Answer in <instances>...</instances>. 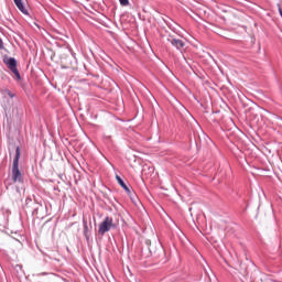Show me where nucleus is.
I'll list each match as a JSON object with an SVG mask.
<instances>
[{
  "label": "nucleus",
  "mask_w": 282,
  "mask_h": 282,
  "mask_svg": "<svg viewBox=\"0 0 282 282\" xmlns=\"http://www.w3.org/2000/svg\"><path fill=\"white\" fill-rule=\"evenodd\" d=\"M19 160H21V148L17 147L12 164V180L15 184L17 182H23V174H21V170H19Z\"/></svg>",
  "instance_id": "f257e3e1"
},
{
  "label": "nucleus",
  "mask_w": 282,
  "mask_h": 282,
  "mask_svg": "<svg viewBox=\"0 0 282 282\" xmlns=\"http://www.w3.org/2000/svg\"><path fill=\"white\" fill-rule=\"evenodd\" d=\"M167 43H171L173 47L178 50V52H182L183 47H186V43L177 37L175 35H169L167 36Z\"/></svg>",
  "instance_id": "20e7f679"
},
{
  "label": "nucleus",
  "mask_w": 282,
  "mask_h": 282,
  "mask_svg": "<svg viewBox=\"0 0 282 282\" xmlns=\"http://www.w3.org/2000/svg\"><path fill=\"white\" fill-rule=\"evenodd\" d=\"M13 2L15 3L18 10H20V12H22V14H28V10L23 6V0H13Z\"/></svg>",
  "instance_id": "423d86ee"
},
{
  "label": "nucleus",
  "mask_w": 282,
  "mask_h": 282,
  "mask_svg": "<svg viewBox=\"0 0 282 282\" xmlns=\"http://www.w3.org/2000/svg\"><path fill=\"white\" fill-rule=\"evenodd\" d=\"M0 50H3V40L0 39Z\"/></svg>",
  "instance_id": "9d476101"
},
{
  "label": "nucleus",
  "mask_w": 282,
  "mask_h": 282,
  "mask_svg": "<svg viewBox=\"0 0 282 282\" xmlns=\"http://www.w3.org/2000/svg\"><path fill=\"white\" fill-rule=\"evenodd\" d=\"M8 96H9L10 98H14V94H12V91H10V90H8Z\"/></svg>",
  "instance_id": "1a4fd4ad"
},
{
  "label": "nucleus",
  "mask_w": 282,
  "mask_h": 282,
  "mask_svg": "<svg viewBox=\"0 0 282 282\" xmlns=\"http://www.w3.org/2000/svg\"><path fill=\"white\" fill-rule=\"evenodd\" d=\"M111 228H116V225L113 224V218L107 216L104 221L99 225V235H105L106 232H109Z\"/></svg>",
  "instance_id": "7ed1b4c3"
},
{
  "label": "nucleus",
  "mask_w": 282,
  "mask_h": 282,
  "mask_svg": "<svg viewBox=\"0 0 282 282\" xmlns=\"http://www.w3.org/2000/svg\"><path fill=\"white\" fill-rule=\"evenodd\" d=\"M84 236L87 240H89V226H87V221L84 220Z\"/></svg>",
  "instance_id": "0eeeda50"
},
{
  "label": "nucleus",
  "mask_w": 282,
  "mask_h": 282,
  "mask_svg": "<svg viewBox=\"0 0 282 282\" xmlns=\"http://www.w3.org/2000/svg\"><path fill=\"white\" fill-rule=\"evenodd\" d=\"M116 180L119 184V186H121V188H123V191H126L127 195H129V197L131 199H133L135 197V193L133 191H131V188H129V186H127V183H124V181L122 180V177H120L119 175L116 176Z\"/></svg>",
  "instance_id": "39448f33"
},
{
  "label": "nucleus",
  "mask_w": 282,
  "mask_h": 282,
  "mask_svg": "<svg viewBox=\"0 0 282 282\" xmlns=\"http://www.w3.org/2000/svg\"><path fill=\"white\" fill-rule=\"evenodd\" d=\"M3 63L7 65L8 69L14 74L18 80H21V73H19V68H17V58L7 57L3 59Z\"/></svg>",
  "instance_id": "f03ea898"
},
{
  "label": "nucleus",
  "mask_w": 282,
  "mask_h": 282,
  "mask_svg": "<svg viewBox=\"0 0 282 282\" xmlns=\"http://www.w3.org/2000/svg\"><path fill=\"white\" fill-rule=\"evenodd\" d=\"M120 6L127 7L129 6V0H119Z\"/></svg>",
  "instance_id": "6e6552de"
}]
</instances>
